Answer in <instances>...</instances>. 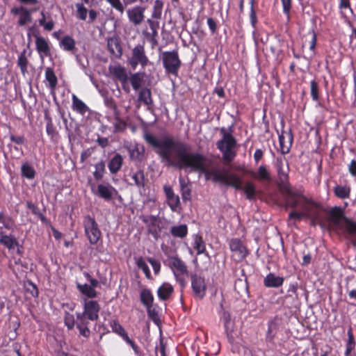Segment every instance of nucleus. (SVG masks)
<instances>
[{
  "mask_svg": "<svg viewBox=\"0 0 356 356\" xmlns=\"http://www.w3.org/2000/svg\"><path fill=\"white\" fill-rule=\"evenodd\" d=\"M144 139L156 149L161 161L167 166L180 170L189 168L191 171L204 173L206 179L212 177L215 183L231 186L237 191L243 190L249 200L255 198L257 191L253 183L247 181L243 186L241 178L235 173L228 174L225 168L220 171L208 170L206 156L199 152H187L188 147L185 143L175 140L172 136L159 140L149 132L144 134Z\"/></svg>",
  "mask_w": 356,
  "mask_h": 356,
  "instance_id": "obj_1",
  "label": "nucleus"
},
{
  "mask_svg": "<svg viewBox=\"0 0 356 356\" xmlns=\"http://www.w3.org/2000/svg\"><path fill=\"white\" fill-rule=\"evenodd\" d=\"M295 195L284 197L285 208L293 209L289 214V220H301L309 218L312 225H314L321 221V212L326 211L323 207L312 199L303 195L300 191L297 190Z\"/></svg>",
  "mask_w": 356,
  "mask_h": 356,
  "instance_id": "obj_2",
  "label": "nucleus"
},
{
  "mask_svg": "<svg viewBox=\"0 0 356 356\" xmlns=\"http://www.w3.org/2000/svg\"><path fill=\"white\" fill-rule=\"evenodd\" d=\"M222 137L216 143L217 149L222 152L225 164H229L236 156L237 142L231 133L226 132L225 128L220 130Z\"/></svg>",
  "mask_w": 356,
  "mask_h": 356,
  "instance_id": "obj_3",
  "label": "nucleus"
},
{
  "mask_svg": "<svg viewBox=\"0 0 356 356\" xmlns=\"http://www.w3.org/2000/svg\"><path fill=\"white\" fill-rule=\"evenodd\" d=\"M328 214V220L334 225L339 226L343 219L346 223V232L355 237L354 245L356 246V222L351 220L344 216L343 209L340 207H334L326 211Z\"/></svg>",
  "mask_w": 356,
  "mask_h": 356,
  "instance_id": "obj_4",
  "label": "nucleus"
},
{
  "mask_svg": "<svg viewBox=\"0 0 356 356\" xmlns=\"http://www.w3.org/2000/svg\"><path fill=\"white\" fill-rule=\"evenodd\" d=\"M275 168L277 170L278 186L282 193L286 194L285 197H291L296 195L297 191L292 190L289 183V167L287 165L286 168H284L283 159L277 157L275 162Z\"/></svg>",
  "mask_w": 356,
  "mask_h": 356,
  "instance_id": "obj_5",
  "label": "nucleus"
},
{
  "mask_svg": "<svg viewBox=\"0 0 356 356\" xmlns=\"http://www.w3.org/2000/svg\"><path fill=\"white\" fill-rule=\"evenodd\" d=\"M163 67L166 74L177 76L181 66L177 49L163 51L161 54Z\"/></svg>",
  "mask_w": 356,
  "mask_h": 356,
  "instance_id": "obj_6",
  "label": "nucleus"
},
{
  "mask_svg": "<svg viewBox=\"0 0 356 356\" xmlns=\"http://www.w3.org/2000/svg\"><path fill=\"white\" fill-rule=\"evenodd\" d=\"M168 259V266L173 273L175 280L179 284L181 289H184L186 286V281L184 275H188L187 265L177 256L169 257Z\"/></svg>",
  "mask_w": 356,
  "mask_h": 356,
  "instance_id": "obj_7",
  "label": "nucleus"
},
{
  "mask_svg": "<svg viewBox=\"0 0 356 356\" xmlns=\"http://www.w3.org/2000/svg\"><path fill=\"white\" fill-rule=\"evenodd\" d=\"M83 225L86 236L91 245L97 243L102 236V232L94 217L86 215L83 218Z\"/></svg>",
  "mask_w": 356,
  "mask_h": 356,
  "instance_id": "obj_8",
  "label": "nucleus"
},
{
  "mask_svg": "<svg viewBox=\"0 0 356 356\" xmlns=\"http://www.w3.org/2000/svg\"><path fill=\"white\" fill-rule=\"evenodd\" d=\"M83 311L82 313L76 314V318L86 319V321H96L99 319L100 305L97 300L83 298Z\"/></svg>",
  "mask_w": 356,
  "mask_h": 356,
  "instance_id": "obj_9",
  "label": "nucleus"
},
{
  "mask_svg": "<svg viewBox=\"0 0 356 356\" xmlns=\"http://www.w3.org/2000/svg\"><path fill=\"white\" fill-rule=\"evenodd\" d=\"M149 63V60L146 55L144 44H136L131 50L128 64L133 70H135L139 65L143 69H145Z\"/></svg>",
  "mask_w": 356,
  "mask_h": 356,
  "instance_id": "obj_10",
  "label": "nucleus"
},
{
  "mask_svg": "<svg viewBox=\"0 0 356 356\" xmlns=\"http://www.w3.org/2000/svg\"><path fill=\"white\" fill-rule=\"evenodd\" d=\"M190 277L193 297L202 300L206 296L207 289L204 277L196 273L191 274Z\"/></svg>",
  "mask_w": 356,
  "mask_h": 356,
  "instance_id": "obj_11",
  "label": "nucleus"
},
{
  "mask_svg": "<svg viewBox=\"0 0 356 356\" xmlns=\"http://www.w3.org/2000/svg\"><path fill=\"white\" fill-rule=\"evenodd\" d=\"M236 170L242 172L245 175H250L252 179L259 181H269L271 180V177L266 166L261 165L257 168L255 172L251 169H248L245 165H238L235 168Z\"/></svg>",
  "mask_w": 356,
  "mask_h": 356,
  "instance_id": "obj_12",
  "label": "nucleus"
},
{
  "mask_svg": "<svg viewBox=\"0 0 356 356\" xmlns=\"http://www.w3.org/2000/svg\"><path fill=\"white\" fill-rule=\"evenodd\" d=\"M38 10L39 8L28 9L27 8L21 6L18 7H13L11 9L10 13L13 15H19L17 24L20 26H23L32 21V13L36 12Z\"/></svg>",
  "mask_w": 356,
  "mask_h": 356,
  "instance_id": "obj_13",
  "label": "nucleus"
},
{
  "mask_svg": "<svg viewBox=\"0 0 356 356\" xmlns=\"http://www.w3.org/2000/svg\"><path fill=\"white\" fill-rule=\"evenodd\" d=\"M131 161L140 163L145 158V146L138 143H131L126 147Z\"/></svg>",
  "mask_w": 356,
  "mask_h": 356,
  "instance_id": "obj_14",
  "label": "nucleus"
},
{
  "mask_svg": "<svg viewBox=\"0 0 356 356\" xmlns=\"http://www.w3.org/2000/svg\"><path fill=\"white\" fill-rule=\"evenodd\" d=\"M229 245L230 250L233 252L234 256H236L238 261H242L249 254L247 247L239 238H232Z\"/></svg>",
  "mask_w": 356,
  "mask_h": 356,
  "instance_id": "obj_15",
  "label": "nucleus"
},
{
  "mask_svg": "<svg viewBox=\"0 0 356 356\" xmlns=\"http://www.w3.org/2000/svg\"><path fill=\"white\" fill-rule=\"evenodd\" d=\"M280 152L284 155L289 153L293 141V135L290 129L288 132L283 129L280 134H278Z\"/></svg>",
  "mask_w": 356,
  "mask_h": 356,
  "instance_id": "obj_16",
  "label": "nucleus"
},
{
  "mask_svg": "<svg viewBox=\"0 0 356 356\" xmlns=\"http://www.w3.org/2000/svg\"><path fill=\"white\" fill-rule=\"evenodd\" d=\"M145 8L136 6L127 10V17L130 23L137 26L142 24L145 19Z\"/></svg>",
  "mask_w": 356,
  "mask_h": 356,
  "instance_id": "obj_17",
  "label": "nucleus"
},
{
  "mask_svg": "<svg viewBox=\"0 0 356 356\" xmlns=\"http://www.w3.org/2000/svg\"><path fill=\"white\" fill-rule=\"evenodd\" d=\"M115 191V188L109 184H99L97 185L95 191L92 189V193L95 195L107 202L113 199V193Z\"/></svg>",
  "mask_w": 356,
  "mask_h": 356,
  "instance_id": "obj_18",
  "label": "nucleus"
},
{
  "mask_svg": "<svg viewBox=\"0 0 356 356\" xmlns=\"http://www.w3.org/2000/svg\"><path fill=\"white\" fill-rule=\"evenodd\" d=\"M168 200V205L173 212H177L180 209V199L175 195L170 186H165L163 188Z\"/></svg>",
  "mask_w": 356,
  "mask_h": 356,
  "instance_id": "obj_19",
  "label": "nucleus"
},
{
  "mask_svg": "<svg viewBox=\"0 0 356 356\" xmlns=\"http://www.w3.org/2000/svg\"><path fill=\"white\" fill-rule=\"evenodd\" d=\"M108 49L111 54L117 58L122 55V48L120 40L117 38H110L107 40Z\"/></svg>",
  "mask_w": 356,
  "mask_h": 356,
  "instance_id": "obj_20",
  "label": "nucleus"
},
{
  "mask_svg": "<svg viewBox=\"0 0 356 356\" xmlns=\"http://www.w3.org/2000/svg\"><path fill=\"white\" fill-rule=\"evenodd\" d=\"M18 243V241L14 236L12 234L7 235L3 231H0V245L11 250L17 246Z\"/></svg>",
  "mask_w": 356,
  "mask_h": 356,
  "instance_id": "obj_21",
  "label": "nucleus"
},
{
  "mask_svg": "<svg viewBox=\"0 0 356 356\" xmlns=\"http://www.w3.org/2000/svg\"><path fill=\"white\" fill-rule=\"evenodd\" d=\"M36 50L41 57L50 56V47L47 41L41 36H35Z\"/></svg>",
  "mask_w": 356,
  "mask_h": 356,
  "instance_id": "obj_22",
  "label": "nucleus"
},
{
  "mask_svg": "<svg viewBox=\"0 0 356 356\" xmlns=\"http://www.w3.org/2000/svg\"><path fill=\"white\" fill-rule=\"evenodd\" d=\"M284 278L280 276H276L274 273H268L264 280V284L268 288H277L281 286L284 283Z\"/></svg>",
  "mask_w": 356,
  "mask_h": 356,
  "instance_id": "obj_23",
  "label": "nucleus"
},
{
  "mask_svg": "<svg viewBox=\"0 0 356 356\" xmlns=\"http://www.w3.org/2000/svg\"><path fill=\"white\" fill-rule=\"evenodd\" d=\"M60 47L65 51H69L74 54L76 50V41L70 35H65L61 38L59 42Z\"/></svg>",
  "mask_w": 356,
  "mask_h": 356,
  "instance_id": "obj_24",
  "label": "nucleus"
},
{
  "mask_svg": "<svg viewBox=\"0 0 356 356\" xmlns=\"http://www.w3.org/2000/svg\"><path fill=\"white\" fill-rule=\"evenodd\" d=\"M123 165V158L122 155L117 153L109 161L108 168L111 174H116L120 170Z\"/></svg>",
  "mask_w": 356,
  "mask_h": 356,
  "instance_id": "obj_25",
  "label": "nucleus"
},
{
  "mask_svg": "<svg viewBox=\"0 0 356 356\" xmlns=\"http://www.w3.org/2000/svg\"><path fill=\"white\" fill-rule=\"evenodd\" d=\"M338 8L340 12L341 17L345 22H347L349 26H351V22L345 13L346 10H348L351 14H353V10L351 7L350 0H339Z\"/></svg>",
  "mask_w": 356,
  "mask_h": 356,
  "instance_id": "obj_26",
  "label": "nucleus"
},
{
  "mask_svg": "<svg viewBox=\"0 0 356 356\" xmlns=\"http://www.w3.org/2000/svg\"><path fill=\"white\" fill-rule=\"evenodd\" d=\"M173 286L168 282L163 283L157 290V295L161 300H166L172 294Z\"/></svg>",
  "mask_w": 356,
  "mask_h": 356,
  "instance_id": "obj_27",
  "label": "nucleus"
},
{
  "mask_svg": "<svg viewBox=\"0 0 356 356\" xmlns=\"http://www.w3.org/2000/svg\"><path fill=\"white\" fill-rule=\"evenodd\" d=\"M170 233L175 238H184L188 233V226L186 224L174 225L171 227Z\"/></svg>",
  "mask_w": 356,
  "mask_h": 356,
  "instance_id": "obj_28",
  "label": "nucleus"
},
{
  "mask_svg": "<svg viewBox=\"0 0 356 356\" xmlns=\"http://www.w3.org/2000/svg\"><path fill=\"white\" fill-rule=\"evenodd\" d=\"M72 108L73 111L81 115H84L88 111V107L87 105L82 100L79 99L76 95H72Z\"/></svg>",
  "mask_w": 356,
  "mask_h": 356,
  "instance_id": "obj_29",
  "label": "nucleus"
},
{
  "mask_svg": "<svg viewBox=\"0 0 356 356\" xmlns=\"http://www.w3.org/2000/svg\"><path fill=\"white\" fill-rule=\"evenodd\" d=\"M45 80L48 82L47 86L51 90L54 91L58 83V79L54 72V70L51 67H47L45 70Z\"/></svg>",
  "mask_w": 356,
  "mask_h": 356,
  "instance_id": "obj_30",
  "label": "nucleus"
},
{
  "mask_svg": "<svg viewBox=\"0 0 356 356\" xmlns=\"http://www.w3.org/2000/svg\"><path fill=\"white\" fill-rule=\"evenodd\" d=\"M76 287L81 294L86 296L88 298H95L97 296V292L92 286H90L87 284H79L77 283Z\"/></svg>",
  "mask_w": 356,
  "mask_h": 356,
  "instance_id": "obj_31",
  "label": "nucleus"
},
{
  "mask_svg": "<svg viewBox=\"0 0 356 356\" xmlns=\"http://www.w3.org/2000/svg\"><path fill=\"white\" fill-rule=\"evenodd\" d=\"M140 299L141 303L145 307H149L153 305L154 303V296L149 289H143L140 291Z\"/></svg>",
  "mask_w": 356,
  "mask_h": 356,
  "instance_id": "obj_32",
  "label": "nucleus"
},
{
  "mask_svg": "<svg viewBox=\"0 0 356 356\" xmlns=\"http://www.w3.org/2000/svg\"><path fill=\"white\" fill-rule=\"evenodd\" d=\"M138 100L147 106L152 104L153 99L150 89L147 88H141L139 91Z\"/></svg>",
  "mask_w": 356,
  "mask_h": 356,
  "instance_id": "obj_33",
  "label": "nucleus"
},
{
  "mask_svg": "<svg viewBox=\"0 0 356 356\" xmlns=\"http://www.w3.org/2000/svg\"><path fill=\"white\" fill-rule=\"evenodd\" d=\"M193 247L197 251V254H204L207 252L205 242L200 234L193 236Z\"/></svg>",
  "mask_w": 356,
  "mask_h": 356,
  "instance_id": "obj_34",
  "label": "nucleus"
},
{
  "mask_svg": "<svg viewBox=\"0 0 356 356\" xmlns=\"http://www.w3.org/2000/svg\"><path fill=\"white\" fill-rule=\"evenodd\" d=\"M350 187L346 186L337 185L334 188V193L335 196L340 199H347L350 195Z\"/></svg>",
  "mask_w": 356,
  "mask_h": 356,
  "instance_id": "obj_35",
  "label": "nucleus"
},
{
  "mask_svg": "<svg viewBox=\"0 0 356 356\" xmlns=\"http://www.w3.org/2000/svg\"><path fill=\"white\" fill-rule=\"evenodd\" d=\"M112 74L119 80L121 83H124L128 81V75L124 67L122 66H117L112 70Z\"/></svg>",
  "mask_w": 356,
  "mask_h": 356,
  "instance_id": "obj_36",
  "label": "nucleus"
},
{
  "mask_svg": "<svg viewBox=\"0 0 356 356\" xmlns=\"http://www.w3.org/2000/svg\"><path fill=\"white\" fill-rule=\"evenodd\" d=\"M77 320L76 327L79 331L80 335L88 338L90 334V330L88 328V321L82 318H77Z\"/></svg>",
  "mask_w": 356,
  "mask_h": 356,
  "instance_id": "obj_37",
  "label": "nucleus"
},
{
  "mask_svg": "<svg viewBox=\"0 0 356 356\" xmlns=\"http://www.w3.org/2000/svg\"><path fill=\"white\" fill-rule=\"evenodd\" d=\"M26 50L24 49L18 56L17 59V66L20 68L21 72L23 74H25L28 72V64L29 61L26 58Z\"/></svg>",
  "mask_w": 356,
  "mask_h": 356,
  "instance_id": "obj_38",
  "label": "nucleus"
},
{
  "mask_svg": "<svg viewBox=\"0 0 356 356\" xmlns=\"http://www.w3.org/2000/svg\"><path fill=\"white\" fill-rule=\"evenodd\" d=\"M21 175L26 179H33L35 176V170L29 163L26 162L22 165Z\"/></svg>",
  "mask_w": 356,
  "mask_h": 356,
  "instance_id": "obj_39",
  "label": "nucleus"
},
{
  "mask_svg": "<svg viewBox=\"0 0 356 356\" xmlns=\"http://www.w3.org/2000/svg\"><path fill=\"white\" fill-rule=\"evenodd\" d=\"M131 178L134 181V184L138 188H144L145 185V174L143 170H138L134 172Z\"/></svg>",
  "mask_w": 356,
  "mask_h": 356,
  "instance_id": "obj_40",
  "label": "nucleus"
},
{
  "mask_svg": "<svg viewBox=\"0 0 356 356\" xmlns=\"http://www.w3.org/2000/svg\"><path fill=\"white\" fill-rule=\"evenodd\" d=\"M95 170L93 172V176L95 180H101L106 173V165L103 161L97 163L95 165Z\"/></svg>",
  "mask_w": 356,
  "mask_h": 356,
  "instance_id": "obj_41",
  "label": "nucleus"
},
{
  "mask_svg": "<svg viewBox=\"0 0 356 356\" xmlns=\"http://www.w3.org/2000/svg\"><path fill=\"white\" fill-rule=\"evenodd\" d=\"M163 1L162 0H155L152 12V18L160 19L162 15L163 8Z\"/></svg>",
  "mask_w": 356,
  "mask_h": 356,
  "instance_id": "obj_42",
  "label": "nucleus"
},
{
  "mask_svg": "<svg viewBox=\"0 0 356 356\" xmlns=\"http://www.w3.org/2000/svg\"><path fill=\"white\" fill-rule=\"evenodd\" d=\"M40 15H41V18L39 19V20H38L39 25L42 26L44 31H52L54 28L55 22L51 19H50L49 21H47L46 15H45V13L44 11H42Z\"/></svg>",
  "mask_w": 356,
  "mask_h": 356,
  "instance_id": "obj_43",
  "label": "nucleus"
},
{
  "mask_svg": "<svg viewBox=\"0 0 356 356\" xmlns=\"http://www.w3.org/2000/svg\"><path fill=\"white\" fill-rule=\"evenodd\" d=\"M136 264L137 267L143 271L147 279H148V280L152 279V275H151L150 270L143 257H138L136 259Z\"/></svg>",
  "mask_w": 356,
  "mask_h": 356,
  "instance_id": "obj_44",
  "label": "nucleus"
},
{
  "mask_svg": "<svg viewBox=\"0 0 356 356\" xmlns=\"http://www.w3.org/2000/svg\"><path fill=\"white\" fill-rule=\"evenodd\" d=\"M0 223L2 224L3 227L10 230L13 229L15 222L10 216L5 215L3 212H0Z\"/></svg>",
  "mask_w": 356,
  "mask_h": 356,
  "instance_id": "obj_45",
  "label": "nucleus"
},
{
  "mask_svg": "<svg viewBox=\"0 0 356 356\" xmlns=\"http://www.w3.org/2000/svg\"><path fill=\"white\" fill-rule=\"evenodd\" d=\"M131 84L135 90H138L142 85L143 77L139 73L133 74L130 77Z\"/></svg>",
  "mask_w": 356,
  "mask_h": 356,
  "instance_id": "obj_46",
  "label": "nucleus"
},
{
  "mask_svg": "<svg viewBox=\"0 0 356 356\" xmlns=\"http://www.w3.org/2000/svg\"><path fill=\"white\" fill-rule=\"evenodd\" d=\"M311 97L313 101L317 102L319 100V88L318 84L316 80H312L310 82Z\"/></svg>",
  "mask_w": 356,
  "mask_h": 356,
  "instance_id": "obj_47",
  "label": "nucleus"
},
{
  "mask_svg": "<svg viewBox=\"0 0 356 356\" xmlns=\"http://www.w3.org/2000/svg\"><path fill=\"white\" fill-rule=\"evenodd\" d=\"M64 323L68 330H72L75 325V319L73 314L69 312H65Z\"/></svg>",
  "mask_w": 356,
  "mask_h": 356,
  "instance_id": "obj_48",
  "label": "nucleus"
},
{
  "mask_svg": "<svg viewBox=\"0 0 356 356\" xmlns=\"http://www.w3.org/2000/svg\"><path fill=\"white\" fill-rule=\"evenodd\" d=\"M277 325L274 321H270L268 325V331L266 333V339L267 341H272L275 337Z\"/></svg>",
  "mask_w": 356,
  "mask_h": 356,
  "instance_id": "obj_49",
  "label": "nucleus"
},
{
  "mask_svg": "<svg viewBox=\"0 0 356 356\" xmlns=\"http://www.w3.org/2000/svg\"><path fill=\"white\" fill-rule=\"evenodd\" d=\"M76 8L77 17L81 20H86L88 14L87 8L81 3H76Z\"/></svg>",
  "mask_w": 356,
  "mask_h": 356,
  "instance_id": "obj_50",
  "label": "nucleus"
},
{
  "mask_svg": "<svg viewBox=\"0 0 356 356\" xmlns=\"http://www.w3.org/2000/svg\"><path fill=\"white\" fill-rule=\"evenodd\" d=\"M148 317L155 323H158L159 321V312L154 307V305L146 307Z\"/></svg>",
  "mask_w": 356,
  "mask_h": 356,
  "instance_id": "obj_51",
  "label": "nucleus"
},
{
  "mask_svg": "<svg viewBox=\"0 0 356 356\" xmlns=\"http://www.w3.org/2000/svg\"><path fill=\"white\" fill-rule=\"evenodd\" d=\"M281 2L283 8V13L285 15L287 20L289 21L291 18L292 0H281Z\"/></svg>",
  "mask_w": 356,
  "mask_h": 356,
  "instance_id": "obj_52",
  "label": "nucleus"
},
{
  "mask_svg": "<svg viewBox=\"0 0 356 356\" xmlns=\"http://www.w3.org/2000/svg\"><path fill=\"white\" fill-rule=\"evenodd\" d=\"M45 119L47 120L46 125V131L49 136L54 137L56 134V129L53 124L51 118L46 113Z\"/></svg>",
  "mask_w": 356,
  "mask_h": 356,
  "instance_id": "obj_53",
  "label": "nucleus"
},
{
  "mask_svg": "<svg viewBox=\"0 0 356 356\" xmlns=\"http://www.w3.org/2000/svg\"><path fill=\"white\" fill-rule=\"evenodd\" d=\"M106 1L121 15L124 13V6L120 0H106Z\"/></svg>",
  "mask_w": 356,
  "mask_h": 356,
  "instance_id": "obj_54",
  "label": "nucleus"
},
{
  "mask_svg": "<svg viewBox=\"0 0 356 356\" xmlns=\"http://www.w3.org/2000/svg\"><path fill=\"white\" fill-rule=\"evenodd\" d=\"M110 325L112 328V331L119 336L125 331L124 328L119 323L117 320H113L111 322Z\"/></svg>",
  "mask_w": 356,
  "mask_h": 356,
  "instance_id": "obj_55",
  "label": "nucleus"
},
{
  "mask_svg": "<svg viewBox=\"0 0 356 356\" xmlns=\"http://www.w3.org/2000/svg\"><path fill=\"white\" fill-rule=\"evenodd\" d=\"M148 262L152 265L154 272L156 275H158L161 270V264L159 261L153 258H147Z\"/></svg>",
  "mask_w": 356,
  "mask_h": 356,
  "instance_id": "obj_56",
  "label": "nucleus"
},
{
  "mask_svg": "<svg viewBox=\"0 0 356 356\" xmlns=\"http://www.w3.org/2000/svg\"><path fill=\"white\" fill-rule=\"evenodd\" d=\"M83 275L89 281L90 286H92L93 289H95L96 287L99 286V281L90 275V274L88 272H84Z\"/></svg>",
  "mask_w": 356,
  "mask_h": 356,
  "instance_id": "obj_57",
  "label": "nucleus"
},
{
  "mask_svg": "<svg viewBox=\"0 0 356 356\" xmlns=\"http://www.w3.org/2000/svg\"><path fill=\"white\" fill-rule=\"evenodd\" d=\"M26 207L31 211L33 214L35 216H38L40 213L38 205L31 201L26 202Z\"/></svg>",
  "mask_w": 356,
  "mask_h": 356,
  "instance_id": "obj_58",
  "label": "nucleus"
},
{
  "mask_svg": "<svg viewBox=\"0 0 356 356\" xmlns=\"http://www.w3.org/2000/svg\"><path fill=\"white\" fill-rule=\"evenodd\" d=\"M207 25L209 28V30L212 34H214L217 31V23L216 20L211 17H209L207 19Z\"/></svg>",
  "mask_w": 356,
  "mask_h": 356,
  "instance_id": "obj_59",
  "label": "nucleus"
},
{
  "mask_svg": "<svg viewBox=\"0 0 356 356\" xmlns=\"http://www.w3.org/2000/svg\"><path fill=\"white\" fill-rule=\"evenodd\" d=\"M181 186V197L184 201L188 200L191 198V189L184 186L183 184Z\"/></svg>",
  "mask_w": 356,
  "mask_h": 356,
  "instance_id": "obj_60",
  "label": "nucleus"
},
{
  "mask_svg": "<svg viewBox=\"0 0 356 356\" xmlns=\"http://www.w3.org/2000/svg\"><path fill=\"white\" fill-rule=\"evenodd\" d=\"M250 24L253 28L256 27V25L257 24V13L255 11L254 8H250Z\"/></svg>",
  "mask_w": 356,
  "mask_h": 356,
  "instance_id": "obj_61",
  "label": "nucleus"
},
{
  "mask_svg": "<svg viewBox=\"0 0 356 356\" xmlns=\"http://www.w3.org/2000/svg\"><path fill=\"white\" fill-rule=\"evenodd\" d=\"M10 139L17 145L24 144L25 142V138L24 136H15L13 134H10Z\"/></svg>",
  "mask_w": 356,
  "mask_h": 356,
  "instance_id": "obj_62",
  "label": "nucleus"
},
{
  "mask_svg": "<svg viewBox=\"0 0 356 356\" xmlns=\"http://www.w3.org/2000/svg\"><path fill=\"white\" fill-rule=\"evenodd\" d=\"M143 221L146 224L149 223V226H156L157 222V217L153 215H150L148 218H144Z\"/></svg>",
  "mask_w": 356,
  "mask_h": 356,
  "instance_id": "obj_63",
  "label": "nucleus"
},
{
  "mask_svg": "<svg viewBox=\"0 0 356 356\" xmlns=\"http://www.w3.org/2000/svg\"><path fill=\"white\" fill-rule=\"evenodd\" d=\"M348 172L352 176L356 177V160L353 159L350 161L348 165Z\"/></svg>",
  "mask_w": 356,
  "mask_h": 356,
  "instance_id": "obj_64",
  "label": "nucleus"
}]
</instances>
